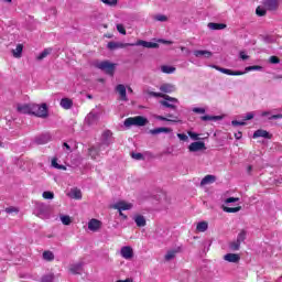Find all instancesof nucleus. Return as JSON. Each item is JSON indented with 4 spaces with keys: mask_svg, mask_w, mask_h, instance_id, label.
Here are the masks:
<instances>
[{
    "mask_svg": "<svg viewBox=\"0 0 282 282\" xmlns=\"http://www.w3.org/2000/svg\"><path fill=\"white\" fill-rule=\"evenodd\" d=\"M148 96H152L153 98H164V100L160 101V105H162V107H166L167 109L175 110L177 109V105H180V100L177 98L171 97L162 93L148 90Z\"/></svg>",
    "mask_w": 282,
    "mask_h": 282,
    "instance_id": "obj_1",
    "label": "nucleus"
},
{
    "mask_svg": "<svg viewBox=\"0 0 282 282\" xmlns=\"http://www.w3.org/2000/svg\"><path fill=\"white\" fill-rule=\"evenodd\" d=\"M213 69H217L221 74H226L227 76H243V74H248V72H261V66H247L245 72L241 70H230L228 68H221L217 65H212Z\"/></svg>",
    "mask_w": 282,
    "mask_h": 282,
    "instance_id": "obj_2",
    "label": "nucleus"
},
{
    "mask_svg": "<svg viewBox=\"0 0 282 282\" xmlns=\"http://www.w3.org/2000/svg\"><path fill=\"white\" fill-rule=\"evenodd\" d=\"M95 67H97V69H101V72H105L108 76H113L116 73V64L109 61L97 62Z\"/></svg>",
    "mask_w": 282,
    "mask_h": 282,
    "instance_id": "obj_3",
    "label": "nucleus"
},
{
    "mask_svg": "<svg viewBox=\"0 0 282 282\" xmlns=\"http://www.w3.org/2000/svg\"><path fill=\"white\" fill-rule=\"evenodd\" d=\"M149 120L142 116L130 117L124 120V127H144Z\"/></svg>",
    "mask_w": 282,
    "mask_h": 282,
    "instance_id": "obj_4",
    "label": "nucleus"
},
{
    "mask_svg": "<svg viewBox=\"0 0 282 282\" xmlns=\"http://www.w3.org/2000/svg\"><path fill=\"white\" fill-rule=\"evenodd\" d=\"M32 115L36 116L37 118H47V104L36 105L33 104Z\"/></svg>",
    "mask_w": 282,
    "mask_h": 282,
    "instance_id": "obj_5",
    "label": "nucleus"
},
{
    "mask_svg": "<svg viewBox=\"0 0 282 282\" xmlns=\"http://www.w3.org/2000/svg\"><path fill=\"white\" fill-rule=\"evenodd\" d=\"M145 47L148 50H158L160 47L159 43L155 42H148L144 40H138L135 43H131L130 47Z\"/></svg>",
    "mask_w": 282,
    "mask_h": 282,
    "instance_id": "obj_6",
    "label": "nucleus"
},
{
    "mask_svg": "<svg viewBox=\"0 0 282 282\" xmlns=\"http://www.w3.org/2000/svg\"><path fill=\"white\" fill-rule=\"evenodd\" d=\"M112 208L119 212L131 210V208H133V204L126 200H119L112 205Z\"/></svg>",
    "mask_w": 282,
    "mask_h": 282,
    "instance_id": "obj_7",
    "label": "nucleus"
},
{
    "mask_svg": "<svg viewBox=\"0 0 282 282\" xmlns=\"http://www.w3.org/2000/svg\"><path fill=\"white\" fill-rule=\"evenodd\" d=\"M188 151L191 153H197V151H206V143L203 141H196L188 145Z\"/></svg>",
    "mask_w": 282,
    "mask_h": 282,
    "instance_id": "obj_8",
    "label": "nucleus"
},
{
    "mask_svg": "<svg viewBox=\"0 0 282 282\" xmlns=\"http://www.w3.org/2000/svg\"><path fill=\"white\" fill-rule=\"evenodd\" d=\"M115 91L119 94L120 100L123 102H129V97H127V87L123 84L117 85Z\"/></svg>",
    "mask_w": 282,
    "mask_h": 282,
    "instance_id": "obj_9",
    "label": "nucleus"
},
{
    "mask_svg": "<svg viewBox=\"0 0 282 282\" xmlns=\"http://www.w3.org/2000/svg\"><path fill=\"white\" fill-rule=\"evenodd\" d=\"M281 0H263L262 6H264L265 10L274 11L279 10V6Z\"/></svg>",
    "mask_w": 282,
    "mask_h": 282,
    "instance_id": "obj_10",
    "label": "nucleus"
},
{
    "mask_svg": "<svg viewBox=\"0 0 282 282\" xmlns=\"http://www.w3.org/2000/svg\"><path fill=\"white\" fill-rule=\"evenodd\" d=\"M36 215L41 219H47V206L44 203L36 204Z\"/></svg>",
    "mask_w": 282,
    "mask_h": 282,
    "instance_id": "obj_11",
    "label": "nucleus"
},
{
    "mask_svg": "<svg viewBox=\"0 0 282 282\" xmlns=\"http://www.w3.org/2000/svg\"><path fill=\"white\" fill-rule=\"evenodd\" d=\"M100 228H102V221L96 218H93L88 221V230H90L91 232H98Z\"/></svg>",
    "mask_w": 282,
    "mask_h": 282,
    "instance_id": "obj_12",
    "label": "nucleus"
},
{
    "mask_svg": "<svg viewBox=\"0 0 282 282\" xmlns=\"http://www.w3.org/2000/svg\"><path fill=\"white\" fill-rule=\"evenodd\" d=\"M120 254L123 259L129 261L133 257V248H131L130 246H124L121 248Z\"/></svg>",
    "mask_w": 282,
    "mask_h": 282,
    "instance_id": "obj_13",
    "label": "nucleus"
},
{
    "mask_svg": "<svg viewBox=\"0 0 282 282\" xmlns=\"http://www.w3.org/2000/svg\"><path fill=\"white\" fill-rule=\"evenodd\" d=\"M224 260L228 263H239V261H241V256L238 253H227L224 256Z\"/></svg>",
    "mask_w": 282,
    "mask_h": 282,
    "instance_id": "obj_14",
    "label": "nucleus"
},
{
    "mask_svg": "<svg viewBox=\"0 0 282 282\" xmlns=\"http://www.w3.org/2000/svg\"><path fill=\"white\" fill-rule=\"evenodd\" d=\"M100 119V115H98V112H89L85 119V122H87L88 124H96V122H98V120Z\"/></svg>",
    "mask_w": 282,
    "mask_h": 282,
    "instance_id": "obj_15",
    "label": "nucleus"
},
{
    "mask_svg": "<svg viewBox=\"0 0 282 282\" xmlns=\"http://www.w3.org/2000/svg\"><path fill=\"white\" fill-rule=\"evenodd\" d=\"M193 54L196 58H210L213 56V52L204 50H195Z\"/></svg>",
    "mask_w": 282,
    "mask_h": 282,
    "instance_id": "obj_16",
    "label": "nucleus"
},
{
    "mask_svg": "<svg viewBox=\"0 0 282 282\" xmlns=\"http://www.w3.org/2000/svg\"><path fill=\"white\" fill-rule=\"evenodd\" d=\"M108 50H120L122 47H131V43L109 42Z\"/></svg>",
    "mask_w": 282,
    "mask_h": 282,
    "instance_id": "obj_17",
    "label": "nucleus"
},
{
    "mask_svg": "<svg viewBox=\"0 0 282 282\" xmlns=\"http://www.w3.org/2000/svg\"><path fill=\"white\" fill-rule=\"evenodd\" d=\"M253 138H265L267 140H271L272 139V134H270V132H268L267 130L263 129H259L253 133Z\"/></svg>",
    "mask_w": 282,
    "mask_h": 282,
    "instance_id": "obj_18",
    "label": "nucleus"
},
{
    "mask_svg": "<svg viewBox=\"0 0 282 282\" xmlns=\"http://www.w3.org/2000/svg\"><path fill=\"white\" fill-rule=\"evenodd\" d=\"M59 107H62V109L69 110L72 107H74V100L70 98H62L59 101Z\"/></svg>",
    "mask_w": 282,
    "mask_h": 282,
    "instance_id": "obj_19",
    "label": "nucleus"
},
{
    "mask_svg": "<svg viewBox=\"0 0 282 282\" xmlns=\"http://www.w3.org/2000/svg\"><path fill=\"white\" fill-rule=\"evenodd\" d=\"M17 109H18L19 113H32L33 104L32 105H28V104L18 105Z\"/></svg>",
    "mask_w": 282,
    "mask_h": 282,
    "instance_id": "obj_20",
    "label": "nucleus"
},
{
    "mask_svg": "<svg viewBox=\"0 0 282 282\" xmlns=\"http://www.w3.org/2000/svg\"><path fill=\"white\" fill-rule=\"evenodd\" d=\"M69 272H72V274H80L83 272V262L70 264Z\"/></svg>",
    "mask_w": 282,
    "mask_h": 282,
    "instance_id": "obj_21",
    "label": "nucleus"
},
{
    "mask_svg": "<svg viewBox=\"0 0 282 282\" xmlns=\"http://www.w3.org/2000/svg\"><path fill=\"white\" fill-rule=\"evenodd\" d=\"M134 219V223L135 225L139 227V228H144V226H147V218H144V216L142 215H135L133 217Z\"/></svg>",
    "mask_w": 282,
    "mask_h": 282,
    "instance_id": "obj_22",
    "label": "nucleus"
},
{
    "mask_svg": "<svg viewBox=\"0 0 282 282\" xmlns=\"http://www.w3.org/2000/svg\"><path fill=\"white\" fill-rule=\"evenodd\" d=\"M160 91H163V94H173V91H175V86L173 84H162L160 86Z\"/></svg>",
    "mask_w": 282,
    "mask_h": 282,
    "instance_id": "obj_23",
    "label": "nucleus"
},
{
    "mask_svg": "<svg viewBox=\"0 0 282 282\" xmlns=\"http://www.w3.org/2000/svg\"><path fill=\"white\" fill-rule=\"evenodd\" d=\"M262 118H268V120H281L282 115H272L271 111L261 112Z\"/></svg>",
    "mask_w": 282,
    "mask_h": 282,
    "instance_id": "obj_24",
    "label": "nucleus"
},
{
    "mask_svg": "<svg viewBox=\"0 0 282 282\" xmlns=\"http://www.w3.org/2000/svg\"><path fill=\"white\" fill-rule=\"evenodd\" d=\"M173 131L171 128H156L150 130L151 135H160V133H171Z\"/></svg>",
    "mask_w": 282,
    "mask_h": 282,
    "instance_id": "obj_25",
    "label": "nucleus"
},
{
    "mask_svg": "<svg viewBox=\"0 0 282 282\" xmlns=\"http://www.w3.org/2000/svg\"><path fill=\"white\" fill-rule=\"evenodd\" d=\"M102 142L107 145L111 144L113 142L112 133L111 131L107 130L102 133Z\"/></svg>",
    "mask_w": 282,
    "mask_h": 282,
    "instance_id": "obj_26",
    "label": "nucleus"
},
{
    "mask_svg": "<svg viewBox=\"0 0 282 282\" xmlns=\"http://www.w3.org/2000/svg\"><path fill=\"white\" fill-rule=\"evenodd\" d=\"M181 250H182V248L178 247L176 249H172V250L167 251V253L165 254V261H172V259L174 257H176V254L178 252H181Z\"/></svg>",
    "mask_w": 282,
    "mask_h": 282,
    "instance_id": "obj_27",
    "label": "nucleus"
},
{
    "mask_svg": "<svg viewBox=\"0 0 282 282\" xmlns=\"http://www.w3.org/2000/svg\"><path fill=\"white\" fill-rule=\"evenodd\" d=\"M12 55L14 58H21L23 55V44H18L14 50H12Z\"/></svg>",
    "mask_w": 282,
    "mask_h": 282,
    "instance_id": "obj_28",
    "label": "nucleus"
},
{
    "mask_svg": "<svg viewBox=\"0 0 282 282\" xmlns=\"http://www.w3.org/2000/svg\"><path fill=\"white\" fill-rule=\"evenodd\" d=\"M69 197H72V199H83V192L78 188H73L69 193Z\"/></svg>",
    "mask_w": 282,
    "mask_h": 282,
    "instance_id": "obj_29",
    "label": "nucleus"
},
{
    "mask_svg": "<svg viewBox=\"0 0 282 282\" xmlns=\"http://www.w3.org/2000/svg\"><path fill=\"white\" fill-rule=\"evenodd\" d=\"M88 154L90 155L91 160H98L100 158V151L98 148L88 149Z\"/></svg>",
    "mask_w": 282,
    "mask_h": 282,
    "instance_id": "obj_30",
    "label": "nucleus"
},
{
    "mask_svg": "<svg viewBox=\"0 0 282 282\" xmlns=\"http://www.w3.org/2000/svg\"><path fill=\"white\" fill-rule=\"evenodd\" d=\"M215 176L214 175H206L202 181H200V186H206L207 184H213L215 182Z\"/></svg>",
    "mask_w": 282,
    "mask_h": 282,
    "instance_id": "obj_31",
    "label": "nucleus"
},
{
    "mask_svg": "<svg viewBox=\"0 0 282 282\" xmlns=\"http://www.w3.org/2000/svg\"><path fill=\"white\" fill-rule=\"evenodd\" d=\"M207 26L209 28V30H226V24H224V23L210 22V23H208Z\"/></svg>",
    "mask_w": 282,
    "mask_h": 282,
    "instance_id": "obj_32",
    "label": "nucleus"
},
{
    "mask_svg": "<svg viewBox=\"0 0 282 282\" xmlns=\"http://www.w3.org/2000/svg\"><path fill=\"white\" fill-rule=\"evenodd\" d=\"M196 230L198 232H206L208 230V223L207 221H200L196 226Z\"/></svg>",
    "mask_w": 282,
    "mask_h": 282,
    "instance_id": "obj_33",
    "label": "nucleus"
},
{
    "mask_svg": "<svg viewBox=\"0 0 282 282\" xmlns=\"http://www.w3.org/2000/svg\"><path fill=\"white\" fill-rule=\"evenodd\" d=\"M154 118H155V120H162L163 122H180L177 117H175L174 119H169L166 117H162L160 115H155Z\"/></svg>",
    "mask_w": 282,
    "mask_h": 282,
    "instance_id": "obj_34",
    "label": "nucleus"
},
{
    "mask_svg": "<svg viewBox=\"0 0 282 282\" xmlns=\"http://www.w3.org/2000/svg\"><path fill=\"white\" fill-rule=\"evenodd\" d=\"M161 72L163 74H174L175 67L174 66H169V65H163V66H161Z\"/></svg>",
    "mask_w": 282,
    "mask_h": 282,
    "instance_id": "obj_35",
    "label": "nucleus"
},
{
    "mask_svg": "<svg viewBox=\"0 0 282 282\" xmlns=\"http://www.w3.org/2000/svg\"><path fill=\"white\" fill-rule=\"evenodd\" d=\"M59 219L64 226H69L72 224V217L67 215L59 216Z\"/></svg>",
    "mask_w": 282,
    "mask_h": 282,
    "instance_id": "obj_36",
    "label": "nucleus"
},
{
    "mask_svg": "<svg viewBox=\"0 0 282 282\" xmlns=\"http://www.w3.org/2000/svg\"><path fill=\"white\" fill-rule=\"evenodd\" d=\"M50 54H52V48H46V50H44V51L37 56V61H43V58H47V56H50Z\"/></svg>",
    "mask_w": 282,
    "mask_h": 282,
    "instance_id": "obj_37",
    "label": "nucleus"
},
{
    "mask_svg": "<svg viewBox=\"0 0 282 282\" xmlns=\"http://www.w3.org/2000/svg\"><path fill=\"white\" fill-rule=\"evenodd\" d=\"M223 210H224V213H239V210H241V206H238V207L223 206Z\"/></svg>",
    "mask_w": 282,
    "mask_h": 282,
    "instance_id": "obj_38",
    "label": "nucleus"
},
{
    "mask_svg": "<svg viewBox=\"0 0 282 282\" xmlns=\"http://www.w3.org/2000/svg\"><path fill=\"white\" fill-rule=\"evenodd\" d=\"M230 250H232L234 252L239 250V248H241V242L239 240H235L232 242H230L229 245Z\"/></svg>",
    "mask_w": 282,
    "mask_h": 282,
    "instance_id": "obj_39",
    "label": "nucleus"
},
{
    "mask_svg": "<svg viewBox=\"0 0 282 282\" xmlns=\"http://www.w3.org/2000/svg\"><path fill=\"white\" fill-rule=\"evenodd\" d=\"M43 259L45 261H54V253L52 251H44Z\"/></svg>",
    "mask_w": 282,
    "mask_h": 282,
    "instance_id": "obj_40",
    "label": "nucleus"
},
{
    "mask_svg": "<svg viewBox=\"0 0 282 282\" xmlns=\"http://www.w3.org/2000/svg\"><path fill=\"white\" fill-rule=\"evenodd\" d=\"M52 166H53L54 169H58L59 171H66V170H67V167H65V165L58 164V162H57L56 159H53V160H52Z\"/></svg>",
    "mask_w": 282,
    "mask_h": 282,
    "instance_id": "obj_41",
    "label": "nucleus"
},
{
    "mask_svg": "<svg viewBox=\"0 0 282 282\" xmlns=\"http://www.w3.org/2000/svg\"><path fill=\"white\" fill-rule=\"evenodd\" d=\"M265 10H268V9H265V7H258L256 9V14L258 17H265V12H267Z\"/></svg>",
    "mask_w": 282,
    "mask_h": 282,
    "instance_id": "obj_42",
    "label": "nucleus"
},
{
    "mask_svg": "<svg viewBox=\"0 0 282 282\" xmlns=\"http://www.w3.org/2000/svg\"><path fill=\"white\" fill-rule=\"evenodd\" d=\"M247 235H248V232L246 230H241L238 234L237 241H239L240 243H241V241H246Z\"/></svg>",
    "mask_w": 282,
    "mask_h": 282,
    "instance_id": "obj_43",
    "label": "nucleus"
},
{
    "mask_svg": "<svg viewBox=\"0 0 282 282\" xmlns=\"http://www.w3.org/2000/svg\"><path fill=\"white\" fill-rule=\"evenodd\" d=\"M154 19H155V21H160L161 23L169 21V18L164 14H158L154 17Z\"/></svg>",
    "mask_w": 282,
    "mask_h": 282,
    "instance_id": "obj_44",
    "label": "nucleus"
},
{
    "mask_svg": "<svg viewBox=\"0 0 282 282\" xmlns=\"http://www.w3.org/2000/svg\"><path fill=\"white\" fill-rule=\"evenodd\" d=\"M42 197L44 199H53L54 198V192H43Z\"/></svg>",
    "mask_w": 282,
    "mask_h": 282,
    "instance_id": "obj_45",
    "label": "nucleus"
},
{
    "mask_svg": "<svg viewBox=\"0 0 282 282\" xmlns=\"http://www.w3.org/2000/svg\"><path fill=\"white\" fill-rule=\"evenodd\" d=\"M131 158L133 160H144V155L142 153H135V152L131 153Z\"/></svg>",
    "mask_w": 282,
    "mask_h": 282,
    "instance_id": "obj_46",
    "label": "nucleus"
},
{
    "mask_svg": "<svg viewBox=\"0 0 282 282\" xmlns=\"http://www.w3.org/2000/svg\"><path fill=\"white\" fill-rule=\"evenodd\" d=\"M42 282H54V274L44 275Z\"/></svg>",
    "mask_w": 282,
    "mask_h": 282,
    "instance_id": "obj_47",
    "label": "nucleus"
},
{
    "mask_svg": "<svg viewBox=\"0 0 282 282\" xmlns=\"http://www.w3.org/2000/svg\"><path fill=\"white\" fill-rule=\"evenodd\" d=\"M105 6H118V0H101Z\"/></svg>",
    "mask_w": 282,
    "mask_h": 282,
    "instance_id": "obj_48",
    "label": "nucleus"
},
{
    "mask_svg": "<svg viewBox=\"0 0 282 282\" xmlns=\"http://www.w3.org/2000/svg\"><path fill=\"white\" fill-rule=\"evenodd\" d=\"M6 213L8 215H12V213H19V208H17V207H7Z\"/></svg>",
    "mask_w": 282,
    "mask_h": 282,
    "instance_id": "obj_49",
    "label": "nucleus"
},
{
    "mask_svg": "<svg viewBox=\"0 0 282 282\" xmlns=\"http://www.w3.org/2000/svg\"><path fill=\"white\" fill-rule=\"evenodd\" d=\"M117 31L119 34H127V30H124V25L122 24H117Z\"/></svg>",
    "mask_w": 282,
    "mask_h": 282,
    "instance_id": "obj_50",
    "label": "nucleus"
},
{
    "mask_svg": "<svg viewBox=\"0 0 282 282\" xmlns=\"http://www.w3.org/2000/svg\"><path fill=\"white\" fill-rule=\"evenodd\" d=\"M108 147L109 145H107V143L101 142V144H99V147L97 149H98L99 153H102V151H106V153H107V148Z\"/></svg>",
    "mask_w": 282,
    "mask_h": 282,
    "instance_id": "obj_51",
    "label": "nucleus"
},
{
    "mask_svg": "<svg viewBox=\"0 0 282 282\" xmlns=\"http://www.w3.org/2000/svg\"><path fill=\"white\" fill-rule=\"evenodd\" d=\"M232 127H245L246 121H238V120H234L231 121Z\"/></svg>",
    "mask_w": 282,
    "mask_h": 282,
    "instance_id": "obj_52",
    "label": "nucleus"
},
{
    "mask_svg": "<svg viewBox=\"0 0 282 282\" xmlns=\"http://www.w3.org/2000/svg\"><path fill=\"white\" fill-rule=\"evenodd\" d=\"M187 133H188V135L192 140H199V134L198 133H195L193 131H188Z\"/></svg>",
    "mask_w": 282,
    "mask_h": 282,
    "instance_id": "obj_53",
    "label": "nucleus"
},
{
    "mask_svg": "<svg viewBox=\"0 0 282 282\" xmlns=\"http://www.w3.org/2000/svg\"><path fill=\"white\" fill-rule=\"evenodd\" d=\"M177 138L182 140V142H187L188 141V135L184 133H177Z\"/></svg>",
    "mask_w": 282,
    "mask_h": 282,
    "instance_id": "obj_54",
    "label": "nucleus"
},
{
    "mask_svg": "<svg viewBox=\"0 0 282 282\" xmlns=\"http://www.w3.org/2000/svg\"><path fill=\"white\" fill-rule=\"evenodd\" d=\"M235 202H239L238 197H229L225 200L226 204H235Z\"/></svg>",
    "mask_w": 282,
    "mask_h": 282,
    "instance_id": "obj_55",
    "label": "nucleus"
},
{
    "mask_svg": "<svg viewBox=\"0 0 282 282\" xmlns=\"http://www.w3.org/2000/svg\"><path fill=\"white\" fill-rule=\"evenodd\" d=\"M270 63H272V65H278V63H280V59L276 56H271L270 57Z\"/></svg>",
    "mask_w": 282,
    "mask_h": 282,
    "instance_id": "obj_56",
    "label": "nucleus"
},
{
    "mask_svg": "<svg viewBox=\"0 0 282 282\" xmlns=\"http://www.w3.org/2000/svg\"><path fill=\"white\" fill-rule=\"evenodd\" d=\"M194 113H206V109L204 108H193Z\"/></svg>",
    "mask_w": 282,
    "mask_h": 282,
    "instance_id": "obj_57",
    "label": "nucleus"
},
{
    "mask_svg": "<svg viewBox=\"0 0 282 282\" xmlns=\"http://www.w3.org/2000/svg\"><path fill=\"white\" fill-rule=\"evenodd\" d=\"M239 56L242 61H248V58H250V56H248L243 51L239 53Z\"/></svg>",
    "mask_w": 282,
    "mask_h": 282,
    "instance_id": "obj_58",
    "label": "nucleus"
},
{
    "mask_svg": "<svg viewBox=\"0 0 282 282\" xmlns=\"http://www.w3.org/2000/svg\"><path fill=\"white\" fill-rule=\"evenodd\" d=\"M202 120L208 121V120H217V117H210V116H203Z\"/></svg>",
    "mask_w": 282,
    "mask_h": 282,
    "instance_id": "obj_59",
    "label": "nucleus"
},
{
    "mask_svg": "<svg viewBox=\"0 0 282 282\" xmlns=\"http://www.w3.org/2000/svg\"><path fill=\"white\" fill-rule=\"evenodd\" d=\"M254 118V112H249L246 115L245 120H252Z\"/></svg>",
    "mask_w": 282,
    "mask_h": 282,
    "instance_id": "obj_60",
    "label": "nucleus"
},
{
    "mask_svg": "<svg viewBox=\"0 0 282 282\" xmlns=\"http://www.w3.org/2000/svg\"><path fill=\"white\" fill-rule=\"evenodd\" d=\"M158 43H163L164 45H173V42L166 40H158Z\"/></svg>",
    "mask_w": 282,
    "mask_h": 282,
    "instance_id": "obj_61",
    "label": "nucleus"
},
{
    "mask_svg": "<svg viewBox=\"0 0 282 282\" xmlns=\"http://www.w3.org/2000/svg\"><path fill=\"white\" fill-rule=\"evenodd\" d=\"M181 50L185 53L186 56L191 54V50H188L186 46H181Z\"/></svg>",
    "mask_w": 282,
    "mask_h": 282,
    "instance_id": "obj_62",
    "label": "nucleus"
},
{
    "mask_svg": "<svg viewBox=\"0 0 282 282\" xmlns=\"http://www.w3.org/2000/svg\"><path fill=\"white\" fill-rule=\"evenodd\" d=\"M63 147L66 148V151H68V153H72V147H69V144L63 143Z\"/></svg>",
    "mask_w": 282,
    "mask_h": 282,
    "instance_id": "obj_63",
    "label": "nucleus"
},
{
    "mask_svg": "<svg viewBox=\"0 0 282 282\" xmlns=\"http://www.w3.org/2000/svg\"><path fill=\"white\" fill-rule=\"evenodd\" d=\"M45 142H47V141L41 140V139H36V143H37V144H45Z\"/></svg>",
    "mask_w": 282,
    "mask_h": 282,
    "instance_id": "obj_64",
    "label": "nucleus"
}]
</instances>
